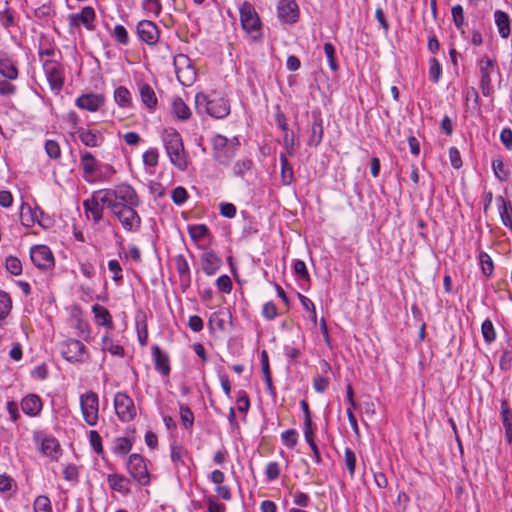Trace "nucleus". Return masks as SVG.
Returning a JSON list of instances; mask_svg holds the SVG:
<instances>
[{
	"label": "nucleus",
	"instance_id": "nucleus-1",
	"mask_svg": "<svg viewBox=\"0 0 512 512\" xmlns=\"http://www.w3.org/2000/svg\"><path fill=\"white\" fill-rule=\"evenodd\" d=\"M106 209L118 220L127 233L138 232L141 228V217L137 212L140 205L139 196L130 184L120 183L111 188H103Z\"/></svg>",
	"mask_w": 512,
	"mask_h": 512
},
{
	"label": "nucleus",
	"instance_id": "nucleus-2",
	"mask_svg": "<svg viewBox=\"0 0 512 512\" xmlns=\"http://www.w3.org/2000/svg\"><path fill=\"white\" fill-rule=\"evenodd\" d=\"M160 138L170 163L179 171H186L188 168V154L180 133L171 127L164 128Z\"/></svg>",
	"mask_w": 512,
	"mask_h": 512
},
{
	"label": "nucleus",
	"instance_id": "nucleus-3",
	"mask_svg": "<svg viewBox=\"0 0 512 512\" xmlns=\"http://www.w3.org/2000/svg\"><path fill=\"white\" fill-rule=\"evenodd\" d=\"M195 109L199 115L224 119L230 114V103L227 98L215 91L210 93L199 92L195 95Z\"/></svg>",
	"mask_w": 512,
	"mask_h": 512
},
{
	"label": "nucleus",
	"instance_id": "nucleus-4",
	"mask_svg": "<svg viewBox=\"0 0 512 512\" xmlns=\"http://www.w3.org/2000/svg\"><path fill=\"white\" fill-rule=\"evenodd\" d=\"M213 159L221 166L227 167L231 164L240 147L237 136L228 138L222 134H215L211 138Z\"/></svg>",
	"mask_w": 512,
	"mask_h": 512
},
{
	"label": "nucleus",
	"instance_id": "nucleus-5",
	"mask_svg": "<svg viewBox=\"0 0 512 512\" xmlns=\"http://www.w3.org/2000/svg\"><path fill=\"white\" fill-rule=\"evenodd\" d=\"M241 27L253 42L260 41L263 37V28L260 17L254 6L249 2H243L239 6Z\"/></svg>",
	"mask_w": 512,
	"mask_h": 512
},
{
	"label": "nucleus",
	"instance_id": "nucleus-6",
	"mask_svg": "<svg viewBox=\"0 0 512 512\" xmlns=\"http://www.w3.org/2000/svg\"><path fill=\"white\" fill-rule=\"evenodd\" d=\"M42 68L49 84L50 90L58 95L65 83V71L62 64L56 59L42 60Z\"/></svg>",
	"mask_w": 512,
	"mask_h": 512
},
{
	"label": "nucleus",
	"instance_id": "nucleus-7",
	"mask_svg": "<svg viewBox=\"0 0 512 512\" xmlns=\"http://www.w3.org/2000/svg\"><path fill=\"white\" fill-rule=\"evenodd\" d=\"M62 357L70 363H83L89 359L86 346L75 338H68L59 344Z\"/></svg>",
	"mask_w": 512,
	"mask_h": 512
},
{
	"label": "nucleus",
	"instance_id": "nucleus-8",
	"mask_svg": "<svg viewBox=\"0 0 512 512\" xmlns=\"http://www.w3.org/2000/svg\"><path fill=\"white\" fill-rule=\"evenodd\" d=\"M477 66L480 73V88L482 94L485 97H491L494 94L492 75L498 71L497 62L485 55L477 61Z\"/></svg>",
	"mask_w": 512,
	"mask_h": 512
},
{
	"label": "nucleus",
	"instance_id": "nucleus-9",
	"mask_svg": "<svg viewBox=\"0 0 512 512\" xmlns=\"http://www.w3.org/2000/svg\"><path fill=\"white\" fill-rule=\"evenodd\" d=\"M80 408L82 417L88 426L94 427L99 421V397L93 391L80 395Z\"/></svg>",
	"mask_w": 512,
	"mask_h": 512
},
{
	"label": "nucleus",
	"instance_id": "nucleus-10",
	"mask_svg": "<svg viewBox=\"0 0 512 512\" xmlns=\"http://www.w3.org/2000/svg\"><path fill=\"white\" fill-rule=\"evenodd\" d=\"M126 468L131 478L140 486H148L150 484V474L143 456L137 453L131 454L126 462Z\"/></svg>",
	"mask_w": 512,
	"mask_h": 512
},
{
	"label": "nucleus",
	"instance_id": "nucleus-11",
	"mask_svg": "<svg viewBox=\"0 0 512 512\" xmlns=\"http://www.w3.org/2000/svg\"><path fill=\"white\" fill-rule=\"evenodd\" d=\"M83 208L88 218L97 224L103 219L106 199L103 189L92 192L91 196L83 201Z\"/></svg>",
	"mask_w": 512,
	"mask_h": 512
},
{
	"label": "nucleus",
	"instance_id": "nucleus-12",
	"mask_svg": "<svg viewBox=\"0 0 512 512\" xmlns=\"http://www.w3.org/2000/svg\"><path fill=\"white\" fill-rule=\"evenodd\" d=\"M174 66L178 81L183 86H191L196 80V70L190 58L185 54H178L174 57Z\"/></svg>",
	"mask_w": 512,
	"mask_h": 512
},
{
	"label": "nucleus",
	"instance_id": "nucleus-13",
	"mask_svg": "<svg viewBox=\"0 0 512 512\" xmlns=\"http://www.w3.org/2000/svg\"><path fill=\"white\" fill-rule=\"evenodd\" d=\"M95 10L91 6H85L80 13L69 14L67 17L70 32H74L83 25L88 31L95 30Z\"/></svg>",
	"mask_w": 512,
	"mask_h": 512
},
{
	"label": "nucleus",
	"instance_id": "nucleus-14",
	"mask_svg": "<svg viewBox=\"0 0 512 512\" xmlns=\"http://www.w3.org/2000/svg\"><path fill=\"white\" fill-rule=\"evenodd\" d=\"M114 409L121 422H129L136 416L134 401L124 392H117L115 394Z\"/></svg>",
	"mask_w": 512,
	"mask_h": 512
},
{
	"label": "nucleus",
	"instance_id": "nucleus-15",
	"mask_svg": "<svg viewBox=\"0 0 512 512\" xmlns=\"http://www.w3.org/2000/svg\"><path fill=\"white\" fill-rule=\"evenodd\" d=\"M135 86L142 106L149 113H154L158 107V97L154 87L144 79H136Z\"/></svg>",
	"mask_w": 512,
	"mask_h": 512
},
{
	"label": "nucleus",
	"instance_id": "nucleus-16",
	"mask_svg": "<svg viewBox=\"0 0 512 512\" xmlns=\"http://www.w3.org/2000/svg\"><path fill=\"white\" fill-rule=\"evenodd\" d=\"M30 258L35 266L40 269H49L54 266V256L46 245H34L30 249Z\"/></svg>",
	"mask_w": 512,
	"mask_h": 512
},
{
	"label": "nucleus",
	"instance_id": "nucleus-17",
	"mask_svg": "<svg viewBox=\"0 0 512 512\" xmlns=\"http://www.w3.org/2000/svg\"><path fill=\"white\" fill-rule=\"evenodd\" d=\"M137 36L141 41L149 46H154L158 43L160 32L158 26L150 20H141L136 26Z\"/></svg>",
	"mask_w": 512,
	"mask_h": 512
},
{
	"label": "nucleus",
	"instance_id": "nucleus-18",
	"mask_svg": "<svg viewBox=\"0 0 512 512\" xmlns=\"http://www.w3.org/2000/svg\"><path fill=\"white\" fill-rule=\"evenodd\" d=\"M277 16L282 23L294 24L299 18V7L295 0H279Z\"/></svg>",
	"mask_w": 512,
	"mask_h": 512
},
{
	"label": "nucleus",
	"instance_id": "nucleus-19",
	"mask_svg": "<svg viewBox=\"0 0 512 512\" xmlns=\"http://www.w3.org/2000/svg\"><path fill=\"white\" fill-rule=\"evenodd\" d=\"M105 104V97L97 93H84L75 99V106L91 113L97 112Z\"/></svg>",
	"mask_w": 512,
	"mask_h": 512
},
{
	"label": "nucleus",
	"instance_id": "nucleus-20",
	"mask_svg": "<svg viewBox=\"0 0 512 512\" xmlns=\"http://www.w3.org/2000/svg\"><path fill=\"white\" fill-rule=\"evenodd\" d=\"M35 439L42 454L51 458L52 460H58L62 450L59 441L55 437L42 435L36 437Z\"/></svg>",
	"mask_w": 512,
	"mask_h": 512
},
{
	"label": "nucleus",
	"instance_id": "nucleus-21",
	"mask_svg": "<svg viewBox=\"0 0 512 512\" xmlns=\"http://www.w3.org/2000/svg\"><path fill=\"white\" fill-rule=\"evenodd\" d=\"M77 137L80 142L89 148L101 147L105 141V137L100 130L83 127L78 129Z\"/></svg>",
	"mask_w": 512,
	"mask_h": 512
},
{
	"label": "nucleus",
	"instance_id": "nucleus-22",
	"mask_svg": "<svg viewBox=\"0 0 512 512\" xmlns=\"http://www.w3.org/2000/svg\"><path fill=\"white\" fill-rule=\"evenodd\" d=\"M99 161L89 151L80 152V164L83 171V178L86 182L93 184L95 183V173L99 166Z\"/></svg>",
	"mask_w": 512,
	"mask_h": 512
},
{
	"label": "nucleus",
	"instance_id": "nucleus-23",
	"mask_svg": "<svg viewBox=\"0 0 512 512\" xmlns=\"http://www.w3.org/2000/svg\"><path fill=\"white\" fill-rule=\"evenodd\" d=\"M43 215V211L39 207H32L28 203H22L20 206V222L24 227L30 228L35 223H38L40 226H44L40 220V217Z\"/></svg>",
	"mask_w": 512,
	"mask_h": 512
},
{
	"label": "nucleus",
	"instance_id": "nucleus-24",
	"mask_svg": "<svg viewBox=\"0 0 512 512\" xmlns=\"http://www.w3.org/2000/svg\"><path fill=\"white\" fill-rule=\"evenodd\" d=\"M170 458L178 473L182 471L189 473L190 469L186 463L188 451L183 446L176 442L172 443L170 446Z\"/></svg>",
	"mask_w": 512,
	"mask_h": 512
},
{
	"label": "nucleus",
	"instance_id": "nucleus-25",
	"mask_svg": "<svg viewBox=\"0 0 512 512\" xmlns=\"http://www.w3.org/2000/svg\"><path fill=\"white\" fill-rule=\"evenodd\" d=\"M202 271L213 276L221 268L222 260L214 251H206L200 257Z\"/></svg>",
	"mask_w": 512,
	"mask_h": 512
},
{
	"label": "nucleus",
	"instance_id": "nucleus-26",
	"mask_svg": "<svg viewBox=\"0 0 512 512\" xmlns=\"http://www.w3.org/2000/svg\"><path fill=\"white\" fill-rule=\"evenodd\" d=\"M151 352L156 371L163 376H168L171 371L168 354L162 351L157 345L152 346Z\"/></svg>",
	"mask_w": 512,
	"mask_h": 512
},
{
	"label": "nucleus",
	"instance_id": "nucleus-27",
	"mask_svg": "<svg viewBox=\"0 0 512 512\" xmlns=\"http://www.w3.org/2000/svg\"><path fill=\"white\" fill-rule=\"evenodd\" d=\"M43 408L41 398L36 394H28L21 400V409L29 417H36Z\"/></svg>",
	"mask_w": 512,
	"mask_h": 512
},
{
	"label": "nucleus",
	"instance_id": "nucleus-28",
	"mask_svg": "<svg viewBox=\"0 0 512 512\" xmlns=\"http://www.w3.org/2000/svg\"><path fill=\"white\" fill-rule=\"evenodd\" d=\"M109 487L123 496H128L131 492V481L122 474H109L107 476Z\"/></svg>",
	"mask_w": 512,
	"mask_h": 512
},
{
	"label": "nucleus",
	"instance_id": "nucleus-29",
	"mask_svg": "<svg viewBox=\"0 0 512 512\" xmlns=\"http://www.w3.org/2000/svg\"><path fill=\"white\" fill-rule=\"evenodd\" d=\"M496 205L502 224L512 231V201L499 195L496 197Z\"/></svg>",
	"mask_w": 512,
	"mask_h": 512
},
{
	"label": "nucleus",
	"instance_id": "nucleus-30",
	"mask_svg": "<svg viewBox=\"0 0 512 512\" xmlns=\"http://www.w3.org/2000/svg\"><path fill=\"white\" fill-rule=\"evenodd\" d=\"M0 75L7 80H16L19 75L16 62L5 52H0Z\"/></svg>",
	"mask_w": 512,
	"mask_h": 512
},
{
	"label": "nucleus",
	"instance_id": "nucleus-31",
	"mask_svg": "<svg viewBox=\"0 0 512 512\" xmlns=\"http://www.w3.org/2000/svg\"><path fill=\"white\" fill-rule=\"evenodd\" d=\"M92 313L94 315L95 323L98 326L105 327L108 330H112L114 328L112 315L106 307L100 304H94L92 306Z\"/></svg>",
	"mask_w": 512,
	"mask_h": 512
},
{
	"label": "nucleus",
	"instance_id": "nucleus-32",
	"mask_svg": "<svg viewBox=\"0 0 512 512\" xmlns=\"http://www.w3.org/2000/svg\"><path fill=\"white\" fill-rule=\"evenodd\" d=\"M171 113L177 120L182 122L187 121L192 114L188 105L180 97L172 99Z\"/></svg>",
	"mask_w": 512,
	"mask_h": 512
},
{
	"label": "nucleus",
	"instance_id": "nucleus-33",
	"mask_svg": "<svg viewBox=\"0 0 512 512\" xmlns=\"http://www.w3.org/2000/svg\"><path fill=\"white\" fill-rule=\"evenodd\" d=\"M494 21L499 35L504 39L508 38L511 33L509 15L502 10H496L494 12Z\"/></svg>",
	"mask_w": 512,
	"mask_h": 512
},
{
	"label": "nucleus",
	"instance_id": "nucleus-34",
	"mask_svg": "<svg viewBox=\"0 0 512 512\" xmlns=\"http://www.w3.org/2000/svg\"><path fill=\"white\" fill-rule=\"evenodd\" d=\"M101 350L110 353L112 356L124 357L125 355L122 345L114 341L108 333L104 334L101 338Z\"/></svg>",
	"mask_w": 512,
	"mask_h": 512
},
{
	"label": "nucleus",
	"instance_id": "nucleus-35",
	"mask_svg": "<svg viewBox=\"0 0 512 512\" xmlns=\"http://www.w3.org/2000/svg\"><path fill=\"white\" fill-rule=\"evenodd\" d=\"M501 421L505 429V438L508 443H512V410L507 401L501 402Z\"/></svg>",
	"mask_w": 512,
	"mask_h": 512
},
{
	"label": "nucleus",
	"instance_id": "nucleus-36",
	"mask_svg": "<svg viewBox=\"0 0 512 512\" xmlns=\"http://www.w3.org/2000/svg\"><path fill=\"white\" fill-rule=\"evenodd\" d=\"M114 101L123 109L133 108L132 95L129 89L125 86H119L114 90Z\"/></svg>",
	"mask_w": 512,
	"mask_h": 512
},
{
	"label": "nucleus",
	"instance_id": "nucleus-37",
	"mask_svg": "<svg viewBox=\"0 0 512 512\" xmlns=\"http://www.w3.org/2000/svg\"><path fill=\"white\" fill-rule=\"evenodd\" d=\"M116 172V169L111 164L100 162L94 176L95 183L110 182Z\"/></svg>",
	"mask_w": 512,
	"mask_h": 512
},
{
	"label": "nucleus",
	"instance_id": "nucleus-38",
	"mask_svg": "<svg viewBox=\"0 0 512 512\" xmlns=\"http://www.w3.org/2000/svg\"><path fill=\"white\" fill-rule=\"evenodd\" d=\"M73 328L77 331L78 337L82 338L86 342H90L92 339V329L90 324L81 317L74 319Z\"/></svg>",
	"mask_w": 512,
	"mask_h": 512
},
{
	"label": "nucleus",
	"instance_id": "nucleus-39",
	"mask_svg": "<svg viewBox=\"0 0 512 512\" xmlns=\"http://www.w3.org/2000/svg\"><path fill=\"white\" fill-rule=\"evenodd\" d=\"M492 170L499 181L507 182L509 180L510 169L501 159H495L492 161Z\"/></svg>",
	"mask_w": 512,
	"mask_h": 512
},
{
	"label": "nucleus",
	"instance_id": "nucleus-40",
	"mask_svg": "<svg viewBox=\"0 0 512 512\" xmlns=\"http://www.w3.org/2000/svg\"><path fill=\"white\" fill-rule=\"evenodd\" d=\"M187 231L194 242L201 241L209 235V229L205 224L188 225Z\"/></svg>",
	"mask_w": 512,
	"mask_h": 512
},
{
	"label": "nucleus",
	"instance_id": "nucleus-41",
	"mask_svg": "<svg viewBox=\"0 0 512 512\" xmlns=\"http://www.w3.org/2000/svg\"><path fill=\"white\" fill-rule=\"evenodd\" d=\"M253 167V161L250 158H242L237 160L233 167V175L236 177H244Z\"/></svg>",
	"mask_w": 512,
	"mask_h": 512
},
{
	"label": "nucleus",
	"instance_id": "nucleus-42",
	"mask_svg": "<svg viewBox=\"0 0 512 512\" xmlns=\"http://www.w3.org/2000/svg\"><path fill=\"white\" fill-rule=\"evenodd\" d=\"M176 270L180 276L181 281L190 282V267L183 255H177L175 257Z\"/></svg>",
	"mask_w": 512,
	"mask_h": 512
},
{
	"label": "nucleus",
	"instance_id": "nucleus-43",
	"mask_svg": "<svg viewBox=\"0 0 512 512\" xmlns=\"http://www.w3.org/2000/svg\"><path fill=\"white\" fill-rule=\"evenodd\" d=\"M132 449V442L126 437H118L113 442L112 451L115 455H126Z\"/></svg>",
	"mask_w": 512,
	"mask_h": 512
},
{
	"label": "nucleus",
	"instance_id": "nucleus-44",
	"mask_svg": "<svg viewBox=\"0 0 512 512\" xmlns=\"http://www.w3.org/2000/svg\"><path fill=\"white\" fill-rule=\"evenodd\" d=\"M111 36L120 45L127 46L130 43L128 31L121 24H117L114 26L111 32Z\"/></svg>",
	"mask_w": 512,
	"mask_h": 512
},
{
	"label": "nucleus",
	"instance_id": "nucleus-45",
	"mask_svg": "<svg viewBox=\"0 0 512 512\" xmlns=\"http://www.w3.org/2000/svg\"><path fill=\"white\" fill-rule=\"evenodd\" d=\"M478 259L482 273L487 277L492 276L494 272V263L490 255L484 251H481L478 255Z\"/></svg>",
	"mask_w": 512,
	"mask_h": 512
},
{
	"label": "nucleus",
	"instance_id": "nucleus-46",
	"mask_svg": "<svg viewBox=\"0 0 512 512\" xmlns=\"http://www.w3.org/2000/svg\"><path fill=\"white\" fill-rule=\"evenodd\" d=\"M428 64H429V69H428L429 79L433 83L436 84L439 82V80L441 79V76H442V71H443L442 65L435 57L430 58L428 60Z\"/></svg>",
	"mask_w": 512,
	"mask_h": 512
},
{
	"label": "nucleus",
	"instance_id": "nucleus-47",
	"mask_svg": "<svg viewBox=\"0 0 512 512\" xmlns=\"http://www.w3.org/2000/svg\"><path fill=\"white\" fill-rule=\"evenodd\" d=\"M452 19L455 27L464 34L465 16L463 7L459 4L455 5L451 9Z\"/></svg>",
	"mask_w": 512,
	"mask_h": 512
},
{
	"label": "nucleus",
	"instance_id": "nucleus-48",
	"mask_svg": "<svg viewBox=\"0 0 512 512\" xmlns=\"http://www.w3.org/2000/svg\"><path fill=\"white\" fill-rule=\"evenodd\" d=\"M143 164L146 167L155 168L159 163V152L155 147H150L142 155Z\"/></svg>",
	"mask_w": 512,
	"mask_h": 512
},
{
	"label": "nucleus",
	"instance_id": "nucleus-49",
	"mask_svg": "<svg viewBox=\"0 0 512 512\" xmlns=\"http://www.w3.org/2000/svg\"><path fill=\"white\" fill-rule=\"evenodd\" d=\"M298 298H299V301H300L303 309H305L309 313V318L312 321L313 325H316L317 312H316L314 303L312 302V300L310 298H308L307 296L302 295L300 293L298 294Z\"/></svg>",
	"mask_w": 512,
	"mask_h": 512
},
{
	"label": "nucleus",
	"instance_id": "nucleus-50",
	"mask_svg": "<svg viewBox=\"0 0 512 512\" xmlns=\"http://www.w3.org/2000/svg\"><path fill=\"white\" fill-rule=\"evenodd\" d=\"M180 418L183 426L187 430H191L194 424V414L192 410L187 406L181 404L179 407Z\"/></svg>",
	"mask_w": 512,
	"mask_h": 512
},
{
	"label": "nucleus",
	"instance_id": "nucleus-51",
	"mask_svg": "<svg viewBox=\"0 0 512 512\" xmlns=\"http://www.w3.org/2000/svg\"><path fill=\"white\" fill-rule=\"evenodd\" d=\"M12 309V300L10 295L0 290V320L5 319Z\"/></svg>",
	"mask_w": 512,
	"mask_h": 512
},
{
	"label": "nucleus",
	"instance_id": "nucleus-52",
	"mask_svg": "<svg viewBox=\"0 0 512 512\" xmlns=\"http://www.w3.org/2000/svg\"><path fill=\"white\" fill-rule=\"evenodd\" d=\"M5 267H6V270L14 276L20 275L23 270L22 263H21L20 259L17 258L16 256H12V255L6 257Z\"/></svg>",
	"mask_w": 512,
	"mask_h": 512
},
{
	"label": "nucleus",
	"instance_id": "nucleus-53",
	"mask_svg": "<svg viewBox=\"0 0 512 512\" xmlns=\"http://www.w3.org/2000/svg\"><path fill=\"white\" fill-rule=\"evenodd\" d=\"M344 463L349 472L351 478H354L356 470V454L355 452L347 447L344 450Z\"/></svg>",
	"mask_w": 512,
	"mask_h": 512
},
{
	"label": "nucleus",
	"instance_id": "nucleus-54",
	"mask_svg": "<svg viewBox=\"0 0 512 512\" xmlns=\"http://www.w3.org/2000/svg\"><path fill=\"white\" fill-rule=\"evenodd\" d=\"M34 512H53L50 499L46 495H39L33 503Z\"/></svg>",
	"mask_w": 512,
	"mask_h": 512
},
{
	"label": "nucleus",
	"instance_id": "nucleus-55",
	"mask_svg": "<svg viewBox=\"0 0 512 512\" xmlns=\"http://www.w3.org/2000/svg\"><path fill=\"white\" fill-rule=\"evenodd\" d=\"M54 15V10L50 4H42L34 9V16L39 21L47 22Z\"/></svg>",
	"mask_w": 512,
	"mask_h": 512
},
{
	"label": "nucleus",
	"instance_id": "nucleus-56",
	"mask_svg": "<svg viewBox=\"0 0 512 512\" xmlns=\"http://www.w3.org/2000/svg\"><path fill=\"white\" fill-rule=\"evenodd\" d=\"M481 333L486 343L490 344L496 339L494 325L490 319H486L481 325Z\"/></svg>",
	"mask_w": 512,
	"mask_h": 512
},
{
	"label": "nucleus",
	"instance_id": "nucleus-57",
	"mask_svg": "<svg viewBox=\"0 0 512 512\" xmlns=\"http://www.w3.org/2000/svg\"><path fill=\"white\" fill-rule=\"evenodd\" d=\"M89 443L97 455H102L104 450L102 446V438L96 430H90L88 433Z\"/></svg>",
	"mask_w": 512,
	"mask_h": 512
},
{
	"label": "nucleus",
	"instance_id": "nucleus-58",
	"mask_svg": "<svg viewBox=\"0 0 512 512\" xmlns=\"http://www.w3.org/2000/svg\"><path fill=\"white\" fill-rule=\"evenodd\" d=\"M280 163H281V174L284 180L285 184H289L292 176H293V170L291 165L288 162V159L286 157L285 153L280 154Z\"/></svg>",
	"mask_w": 512,
	"mask_h": 512
},
{
	"label": "nucleus",
	"instance_id": "nucleus-59",
	"mask_svg": "<svg viewBox=\"0 0 512 512\" xmlns=\"http://www.w3.org/2000/svg\"><path fill=\"white\" fill-rule=\"evenodd\" d=\"M45 151L49 158L51 159H58L61 156V149L60 145L55 140H46L44 145Z\"/></svg>",
	"mask_w": 512,
	"mask_h": 512
},
{
	"label": "nucleus",
	"instance_id": "nucleus-60",
	"mask_svg": "<svg viewBox=\"0 0 512 512\" xmlns=\"http://www.w3.org/2000/svg\"><path fill=\"white\" fill-rule=\"evenodd\" d=\"M108 269L112 273V279L116 283H120L123 279V270L118 260L108 261Z\"/></svg>",
	"mask_w": 512,
	"mask_h": 512
},
{
	"label": "nucleus",
	"instance_id": "nucleus-61",
	"mask_svg": "<svg viewBox=\"0 0 512 512\" xmlns=\"http://www.w3.org/2000/svg\"><path fill=\"white\" fill-rule=\"evenodd\" d=\"M281 473V468L279 463L275 461L268 462L265 467V476L268 481L276 480Z\"/></svg>",
	"mask_w": 512,
	"mask_h": 512
},
{
	"label": "nucleus",
	"instance_id": "nucleus-62",
	"mask_svg": "<svg viewBox=\"0 0 512 512\" xmlns=\"http://www.w3.org/2000/svg\"><path fill=\"white\" fill-rule=\"evenodd\" d=\"M142 5L147 13L155 17H158L161 13L162 5L160 0H144Z\"/></svg>",
	"mask_w": 512,
	"mask_h": 512
},
{
	"label": "nucleus",
	"instance_id": "nucleus-63",
	"mask_svg": "<svg viewBox=\"0 0 512 512\" xmlns=\"http://www.w3.org/2000/svg\"><path fill=\"white\" fill-rule=\"evenodd\" d=\"M218 208L220 215L225 218L232 219L236 216L237 208L233 203L220 202Z\"/></svg>",
	"mask_w": 512,
	"mask_h": 512
},
{
	"label": "nucleus",
	"instance_id": "nucleus-64",
	"mask_svg": "<svg viewBox=\"0 0 512 512\" xmlns=\"http://www.w3.org/2000/svg\"><path fill=\"white\" fill-rule=\"evenodd\" d=\"M207 512H226V505L219 502L214 496L206 498Z\"/></svg>",
	"mask_w": 512,
	"mask_h": 512
}]
</instances>
